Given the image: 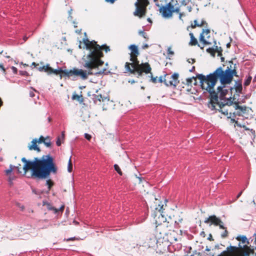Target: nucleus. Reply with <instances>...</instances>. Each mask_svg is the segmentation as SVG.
<instances>
[{"label": "nucleus", "instance_id": "nucleus-51", "mask_svg": "<svg viewBox=\"0 0 256 256\" xmlns=\"http://www.w3.org/2000/svg\"><path fill=\"white\" fill-rule=\"evenodd\" d=\"M64 206H62L59 209H58V212L59 211L63 212V210H64Z\"/></svg>", "mask_w": 256, "mask_h": 256}, {"label": "nucleus", "instance_id": "nucleus-9", "mask_svg": "<svg viewBox=\"0 0 256 256\" xmlns=\"http://www.w3.org/2000/svg\"><path fill=\"white\" fill-rule=\"evenodd\" d=\"M178 74L174 73L172 76L166 74L164 79V82L168 86H173L176 87L179 83Z\"/></svg>", "mask_w": 256, "mask_h": 256}, {"label": "nucleus", "instance_id": "nucleus-59", "mask_svg": "<svg viewBox=\"0 0 256 256\" xmlns=\"http://www.w3.org/2000/svg\"><path fill=\"white\" fill-rule=\"evenodd\" d=\"M208 240H213L211 235H210V237L208 238Z\"/></svg>", "mask_w": 256, "mask_h": 256}, {"label": "nucleus", "instance_id": "nucleus-57", "mask_svg": "<svg viewBox=\"0 0 256 256\" xmlns=\"http://www.w3.org/2000/svg\"><path fill=\"white\" fill-rule=\"evenodd\" d=\"M234 117H232V118H231V121L232 122H236V124H237L238 122L235 120L234 118Z\"/></svg>", "mask_w": 256, "mask_h": 256}, {"label": "nucleus", "instance_id": "nucleus-2", "mask_svg": "<svg viewBox=\"0 0 256 256\" xmlns=\"http://www.w3.org/2000/svg\"><path fill=\"white\" fill-rule=\"evenodd\" d=\"M22 161L24 163L23 166L24 174L31 170L32 176L35 178L45 179L49 177L51 173L55 174L58 172L54 159L50 154L43 156L40 158H35L33 161L22 158Z\"/></svg>", "mask_w": 256, "mask_h": 256}, {"label": "nucleus", "instance_id": "nucleus-52", "mask_svg": "<svg viewBox=\"0 0 256 256\" xmlns=\"http://www.w3.org/2000/svg\"><path fill=\"white\" fill-rule=\"evenodd\" d=\"M180 12V9L179 8H174V12Z\"/></svg>", "mask_w": 256, "mask_h": 256}, {"label": "nucleus", "instance_id": "nucleus-8", "mask_svg": "<svg viewBox=\"0 0 256 256\" xmlns=\"http://www.w3.org/2000/svg\"><path fill=\"white\" fill-rule=\"evenodd\" d=\"M158 7L159 8L160 12L162 16L165 18L172 16L174 12V5L170 2L168 3L166 6H162L158 4V0H154Z\"/></svg>", "mask_w": 256, "mask_h": 256}, {"label": "nucleus", "instance_id": "nucleus-22", "mask_svg": "<svg viewBox=\"0 0 256 256\" xmlns=\"http://www.w3.org/2000/svg\"><path fill=\"white\" fill-rule=\"evenodd\" d=\"M182 218L180 216L178 212H175V214L173 216L172 221L177 225H178L180 223H181L182 221Z\"/></svg>", "mask_w": 256, "mask_h": 256}, {"label": "nucleus", "instance_id": "nucleus-16", "mask_svg": "<svg viewBox=\"0 0 256 256\" xmlns=\"http://www.w3.org/2000/svg\"><path fill=\"white\" fill-rule=\"evenodd\" d=\"M129 49L131 51L130 54V60L132 62H134L138 60V56L140 53L138 46L134 44H132L129 46Z\"/></svg>", "mask_w": 256, "mask_h": 256}, {"label": "nucleus", "instance_id": "nucleus-58", "mask_svg": "<svg viewBox=\"0 0 256 256\" xmlns=\"http://www.w3.org/2000/svg\"><path fill=\"white\" fill-rule=\"evenodd\" d=\"M195 70V66H193L192 70H190V72H192Z\"/></svg>", "mask_w": 256, "mask_h": 256}, {"label": "nucleus", "instance_id": "nucleus-48", "mask_svg": "<svg viewBox=\"0 0 256 256\" xmlns=\"http://www.w3.org/2000/svg\"><path fill=\"white\" fill-rule=\"evenodd\" d=\"M158 82H160V83L164 82V80L162 79V76H160L159 78H158Z\"/></svg>", "mask_w": 256, "mask_h": 256}, {"label": "nucleus", "instance_id": "nucleus-33", "mask_svg": "<svg viewBox=\"0 0 256 256\" xmlns=\"http://www.w3.org/2000/svg\"><path fill=\"white\" fill-rule=\"evenodd\" d=\"M114 170L116 171L117 172L120 176H122V172L119 166L116 164H115L114 165Z\"/></svg>", "mask_w": 256, "mask_h": 256}, {"label": "nucleus", "instance_id": "nucleus-61", "mask_svg": "<svg viewBox=\"0 0 256 256\" xmlns=\"http://www.w3.org/2000/svg\"><path fill=\"white\" fill-rule=\"evenodd\" d=\"M13 180V178L10 176L9 177V181L12 182Z\"/></svg>", "mask_w": 256, "mask_h": 256}, {"label": "nucleus", "instance_id": "nucleus-44", "mask_svg": "<svg viewBox=\"0 0 256 256\" xmlns=\"http://www.w3.org/2000/svg\"><path fill=\"white\" fill-rule=\"evenodd\" d=\"M11 68L12 70V72H14V74H17L18 70H17L16 68L14 66H12Z\"/></svg>", "mask_w": 256, "mask_h": 256}, {"label": "nucleus", "instance_id": "nucleus-64", "mask_svg": "<svg viewBox=\"0 0 256 256\" xmlns=\"http://www.w3.org/2000/svg\"><path fill=\"white\" fill-rule=\"evenodd\" d=\"M230 43H228V44H226V46H227L228 48L230 47Z\"/></svg>", "mask_w": 256, "mask_h": 256}, {"label": "nucleus", "instance_id": "nucleus-20", "mask_svg": "<svg viewBox=\"0 0 256 256\" xmlns=\"http://www.w3.org/2000/svg\"><path fill=\"white\" fill-rule=\"evenodd\" d=\"M46 184L48 186V190L46 192L44 191H42L40 192V194H44V192H46V194H48L52 187L54 186V183L52 180L48 179L46 180Z\"/></svg>", "mask_w": 256, "mask_h": 256}, {"label": "nucleus", "instance_id": "nucleus-53", "mask_svg": "<svg viewBox=\"0 0 256 256\" xmlns=\"http://www.w3.org/2000/svg\"><path fill=\"white\" fill-rule=\"evenodd\" d=\"M148 44H144L143 46H142V48L143 49H146V48H148Z\"/></svg>", "mask_w": 256, "mask_h": 256}, {"label": "nucleus", "instance_id": "nucleus-42", "mask_svg": "<svg viewBox=\"0 0 256 256\" xmlns=\"http://www.w3.org/2000/svg\"><path fill=\"white\" fill-rule=\"evenodd\" d=\"M34 91V90L32 89V90L30 92L29 94L30 97L32 98L35 96ZM35 92H36V91L35 90Z\"/></svg>", "mask_w": 256, "mask_h": 256}, {"label": "nucleus", "instance_id": "nucleus-36", "mask_svg": "<svg viewBox=\"0 0 256 256\" xmlns=\"http://www.w3.org/2000/svg\"><path fill=\"white\" fill-rule=\"evenodd\" d=\"M45 139L46 138H44L43 136H41L38 140L37 139V142L38 144L44 143Z\"/></svg>", "mask_w": 256, "mask_h": 256}, {"label": "nucleus", "instance_id": "nucleus-37", "mask_svg": "<svg viewBox=\"0 0 256 256\" xmlns=\"http://www.w3.org/2000/svg\"><path fill=\"white\" fill-rule=\"evenodd\" d=\"M139 34L141 35L142 36H143L144 38L148 39V38L147 37L146 34L144 31H140L138 32Z\"/></svg>", "mask_w": 256, "mask_h": 256}, {"label": "nucleus", "instance_id": "nucleus-23", "mask_svg": "<svg viewBox=\"0 0 256 256\" xmlns=\"http://www.w3.org/2000/svg\"><path fill=\"white\" fill-rule=\"evenodd\" d=\"M234 89L238 93H241L242 90V86L241 81H236L234 84Z\"/></svg>", "mask_w": 256, "mask_h": 256}, {"label": "nucleus", "instance_id": "nucleus-31", "mask_svg": "<svg viewBox=\"0 0 256 256\" xmlns=\"http://www.w3.org/2000/svg\"><path fill=\"white\" fill-rule=\"evenodd\" d=\"M206 52L210 53L212 56H214L216 53V49L214 48H208L206 50Z\"/></svg>", "mask_w": 256, "mask_h": 256}, {"label": "nucleus", "instance_id": "nucleus-60", "mask_svg": "<svg viewBox=\"0 0 256 256\" xmlns=\"http://www.w3.org/2000/svg\"><path fill=\"white\" fill-rule=\"evenodd\" d=\"M256 82V76H254L253 80V82Z\"/></svg>", "mask_w": 256, "mask_h": 256}, {"label": "nucleus", "instance_id": "nucleus-11", "mask_svg": "<svg viewBox=\"0 0 256 256\" xmlns=\"http://www.w3.org/2000/svg\"><path fill=\"white\" fill-rule=\"evenodd\" d=\"M232 107L235 110V111L232 112V117H236V116H244L248 112V107L240 106L238 103H235Z\"/></svg>", "mask_w": 256, "mask_h": 256}, {"label": "nucleus", "instance_id": "nucleus-40", "mask_svg": "<svg viewBox=\"0 0 256 256\" xmlns=\"http://www.w3.org/2000/svg\"><path fill=\"white\" fill-rule=\"evenodd\" d=\"M16 206L18 207L20 210H22V211H24L25 208H24V205H22L20 204V203H16Z\"/></svg>", "mask_w": 256, "mask_h": 256}, {"label": "nucleus", "instance_id": "nucleus-7", "mask_svg": "<svg viewBox=\"0 0 256 256\" xmlns=\"http://www.w3.org/2000/svg\"><path fill=\"white\" fill-rule=\"evenodd\" d=\"M150 4L149 2H146L142 0H137L134 5L136 6L135 11L134 14L140 18L144 16L146 13V7Z\"/></svg>", "mask_w": 256, "mask_h": 256}, {"label": "nucleus", "instance_id": "nucleus-26", "mask_svg": "<svg viewBox=\"0 0 256 256\" xmlns=\"http://www.w3.org/2000/svg\"><path fill=\"white\" fill-rule=\"evenodd\" d=\"M215 49L216 50V52L218 53V56H220L221 61L224 62V58L222 56V48L221 47H218V46H216Z\"/></svg>", "mask_w": 256, "mask_h": 256}, {"label": "nucleus", "instance_id": "nucleus-19", "mask_svg": "<svg viewBox=\"0 0 256 256\" xmlns=\"http://www.w3.org/2000/svg\"><path fill=\"white\" fill-rule=\"evenodd\" d=\"M189 36H190V40L189 42V45L192 46H198L200 47L201 49H203L204 48V46H200V44H198L197 39L194 37V34L192 32H190L189 34Z\"/></svg>", "mask_w": 256, "mask_h": 256}, {"label": "nucleus", "instance_id": "nucleus-56", "mask_svg": "<svg viewBox=\"0 0 256 256\" xmlns=\"http://www.w3.org/2000/svg\"><path fill=\"white\" fill-rule=\"evenodd\" d=\"M242 191H241V192H240L238 194V196H236V198H237V199H238V198L240 197V196L242 195Z\"/></svg>", "mask_w": 256, "mask_h": 256}, {"label": "nucleus", "instance_id": "nucleus-54", "mask_svg": "<svg viewBox=\"0 0 256 256\" xmlns=\"http://www.w3.org/2000/svg\"><path fill=\"white\" fill-rule=\"evenodd\" d=\"M16 168H17L18 170V171L19 173H21L22 172V171L20 170V166H18L16 167Z\"/></svg>", "mask_w": 256, "mask_h": 256}, {"label": "nucleus", "instance_id": "nucleus-29", "mask_svg": "<svg viewBox=\"0 0 256 256\" xmlns=\"http://www.w3.org/2000/svg\"><path fill=\"white\" fill-rule=\"evenodd\" d=\"M72 161L71 157H70L68 162V172H72Z\"/></svg>", "mask_w": 256, "mask_h": 256}, {"label": "nucleus", "instance_id": "nucleus-1", "mask_svg": "<svg viewBox=\"0 0 256 256\" xmlns=\"http://www.w3.org/2000/svg\"><path fill=\"white\" fill-rule=\"evenodd\" d=\"M237 64L232 60L226 61L222 65L216 69L212 74L205 76L203 74L198 76L202 90H205L210 94V101L208 106L212 110H218L228 118L232 117V106L228 104H222L218 101V96L224 97L228 93V90L223 87L218 86L217 91L214 90L218 79L222 84H230L232 81L234 76L238 77Z\"/></svg>", "mask_w": 256, "mask_h": 256}, {"label": "nucleus", "instance_id": "nucleus-15", "mask_svg": "<svg viewBox=\"0 0 256 256\" xmlns=\"http://www.w3.org/2000/svg\"><path fill=\"white\" fill-rule=\"evenodd\" d=\"M204 27L205 28H208V24L204 20V19L202 18L200 20L197 18L194 20L193 22L191 23L190 26H188L186 28L187 30H190V28H194L196 27Z\"/></svg>", "mask_w": 256, "mask_h": 256}, {"label": "nucleus", "instance_id": "nucleus-55", "mask_svg": "<svg viewBox=\"0 0 256 256\" xmlns=\"http://www.w3.org/2000/svg\"><path fill=\"white\" fill-rule=\"evenodd\" d=\"M135 82H136L134 80H128V82L130 83L131 84H133L135 83Z\"/></svg>", "mask_w": 256, "mask_h": 256}, {"label": "nucleus", "instance_id": "nucleus-63", "mask_svg": "<svg viewBox=\"0 0 256 256\" xmlns=\"http://www.w3.org/2000/svg\"><path fill=\"white\" fill-rule=\"evenodd\" d=\"M147 20H148V22H152V20H151V19L150 18H148L147 19Z\"/></svg>", "mask_w": 256, "mask_h": 256}, {"label": "nucleus", "instance_id": "nucleus-5", "mask_svg": "<svg viewBox=\"0 0 256 256\" xmlns=\"http://www.w3.org/2000/svg\"><path fill=\"white\" fill-rule=\"evenodd\" d=\"M168 224V222H165L159 224L156 226V231L159 232L164 238L166 237L168 241L172 244L178 240L179 234L172 230V226Z\"/></svg>", "mask_w": 256, "mask_h": 256}, {"label": "nucleus", "instance_id": "nucleus-30", "mask_svg": "<svg viewBox=\"0 0 256 256\" xmlns=\"http://www.w3.org/2000/svg\"><path fill=\"white\" fill-rule=\"evenodd\" d=\"M236 239L238 241H242V243H245L247 240V238L244 236H237Z\"/></svg>", "mask_w": 256, "mask_h": 256}, {"label": "nucleus", "instance_id": "nucleus-17", "mask_svg": "<svg viewBox=\"0 0 256 256\" xmlns=\"http://www.w3.org/2000/svg\"><path fill=\"white\" fill-rule=\"evenodd\" d=\"M238 248L235 246H229L227 247L226 250L222 252L218 256H232L238 252Z\"/></svg>", "mask_w": 256, "mask_h": 256}, {"label": "nucleus", "instance_id": "nucleus-14", "mask_svg": "<svg viewBox=\"0 0 256 256\" xmlns=\"http://www.w3.org/2000/svg\"><path fill=\"white\" fill-rule=\"evenodd\" d=\"M37 70L40 72H47L48 74H58L62 73V70H54L50 66L49 64H47L46 66H38L37 68Z\"/></svg>", "mask_w": 256, "mask_h": 256}, {"label": "nucleus", "instance_id": "nucleus-47", "mask_svg": "<svg viewBox=\"0 0 256 256\" xmlns=\"http://www.w3.org/2000/svg\"><path fill=\"white\" fill-rule=\"evenodd\" d=\"M0 68L2 70L4 73L6 72V69L4 68L3 64H0Z\"/></svg>", "mask_w": 256, "mask_h": 256}, {"label": "nucleus", "instance_id": "nucleus-41", "mask_svg": "<svg viewBox=\"0 0 256 256\" xmlns=\"http://www.w3.org/2000/svg\"><path fill=\"white\" fill-rule=\"evenodd\" d=\"M84 138L86 140H90L91 138H92V136L90 134H84Z\"/></svg>", "mask_w": 256, "mask_h": 256}, {"label": "nucleus", "instance_id": "nucleus-25", "mask_svg": "<svg viewBox=\"0 0 256 256\" xmlns=\"http://www.w3.org/2000/svg\"><path fill=\"white\" fill-rule=\"evenodd\" d=\"M199 74H197L196 78L192 76V78H187L186 79V84L188 86H192L193 81H194V85H196V82H197L196 78H198V76Z\"/></svg>", "mask_w": 256, "mask_h": 256}, {"label": "nucleus", "instance_id": "nucleus-27", "mask_svg": "<svg viewBox=\"0 0 256 256\" xmlns=\"http://www.w3.org/2000/svg\"><path fill=\"white\" fill-rule=\"evenodd\" d=\"M72 99L73 100H76L80 103L84 101L82 96V94L79 96L77 94H74L72 96Z\"/></svg>", "mask_w": 256, "mask_h": 256}, {"label": "nucleus", "instance_id": "nucleus-50", "mask_svg": "<svg viewBox=\"0 0 256 256\" xmlns=\"http://www.w3.org/2000/svg\"><path fill=\"white\" fill-rule=\"evenodd\" d=\"M168 54H174V52L172 51L171 50V48H168Z\"/></svg>", "mask_w": 256, "mask_h": 256}, {"label": "nucleus", "instance_id": "nucleus-24", "mask_svg": "<svg viewBox=\"0 0 256 256\" xmlns=\"http://www.w3.org/2000/svg\"><path fill=\"white\" fill-rule=\"evenodd\" d=\"M94 102H96L97 101H98L100 102H104L106 100H109L108 98H107L106 97H103L102 96V94L94 95Z\"/></svg>", "mask_w": 256, "mask_h": 256}, {"label": "nucleus", "instance_id": "nucleus-21", "mask_svg": "<svg viewBox=\"0 0 256 256\" xmlns=\"http://www.w3.org/2000/svg\"><path fill=\"white\" fill-rule=\"evenodd\" d=\"M42 205L46 206L48 210L54 211V214H56L58 212V210L57 208L53 207L50 203L46 201H43Z\"/></svg>", "mask_w": 256, "mask_h": 256}, {"label": "nucleus", "instance_id": "nucleus-62", "mask_svg": "<svg viewBox=\"0 0 256 256\" xmlns=\"http://www.w3.org/2000/svg\"><path fill=\"white\" fill-rule=\"evenodd\" d=\"M249 256V253L248 252H246L245 253V256Z\"/></svg>", "mask_w": 256, "mask_h": 256}, {"label": "nucleus", "instance_id": "nucleus-13", "mask_svg": "<svg viewBox=\"0 0 256 256\" xmlns=\"http://www.w3.org/2000/svg\"><path fill=\"white\" fill-rule=\"evenodd\" d=\"M204 222L206 224L210 222L211 224H213L216 226H219V228L221 229L226 228V227L223 226V222L220 218H217L215 215L210 216L208 218H206Z\"/></svg>", "mask_w": 256, "mask_h": 256}, {"label": "nucleus", "instance_id": "nucleus-4", "mask_svg": "<svg viewBox=\"0 0 256 256\" xmlns=\"http://www.w3.org/2000/svg\"><path fill=\"white\" fill-rule=\"evenodd\" d=\"M84 42L86 46V49L90 51L88 55H91L92 54H93V56L100 60L98 66H102L104 62L100 59L104 56L102 50H104L107 52L110 50V47L106 45L100 46L97 44L96 41H90L88 39L84 40Z\"/></svg>", "mask_w": 256, "mask_h": 256}, {"label": "nucleus", "instance_id": "nucleus-28", "mask_svg": "<svg viewBox=\"0 0 256 256\" xmlns=\"http://www.w3.org/2000/svg\"><path fill=\"white\" fill-rule=\"evenodd\" d=\"M44 144L46 147L49 148V147L51 146L52 143H51L50 140V138L48 136H47L46 138V139H45V140H44Z\"/></svg>", "mask_w": 256, "mask_h": 256}, {"label": "nucleus", "instance_id": "nucleus-32", "mask_svg": "<svg viewBox=\"0 0 256 256\" xmlns=\"http://www.w3.org/2000/svg\"><path fill=\"white\" fill-rule=\"evenodd\" d=\"M252 80V77L251 76H249L248 77V78H246V80H245V82H244V86H248L250 84Z\"/></svg>", "mask_w": 256, "mask_h": 256}, {"label": "nucleus", "instance_id": "nucleus-38", "mask_svg": "<svg viewBox=\"0 0 256 256\" xmlns=\"http://www.w3.org/2000/svg\"><path fill=\"white\" fill-rule=\"evenodd\" d=\"M12 171V166H10V168L6 170L5 172H6V174L8 176L11 174Z\"/></svg>", "mask_w": 256, "mask_h": 256}, {"label": "nucleus", "instance_id": "nucleus-45", "mask_svg": "<svg viewBox=\"0 0 256 256\" xmlns=\"http://www.w3.org/2000/svg\"><path fill=\"white\" fill-rule=\"evenodd\" d=\"M188 62L189 63L194 64L196 62V60L194 58H189L188 60Z\"/></svg>", "mask_w": 256, "mask_h": 256}, {"label": "nucleus", "instance_id": "nucleus-39", "mask_svg": "<svg viewBox=\"0 0 256 256\" xmlns=\"http://www.w3.org/2000/svg\"><path fill=\"white\" fill-rule=\"evenodd\" d=\"M151 80L152 82L154 83V84H156L158 82V78L157 76L156 77H153L152 76H151Z\"/></svg>", "mask_w": 256, "mask_h": 256}, {"label": "nucleus", "instance_id": "nucleus-35", "mask_svg": "<svg viewBox=\"0 0 256 256\" xmlns=\"http://www.w3.org/2000/svg\"><path fill=\"white\" fill-rule=\"evenodd\" d=\"M154 256H166V252L160 251V252H156Z\"/></svg>", "mask_w": 256, "mask_h": 256}, {"label": "nucleus", "instance_id": "nucleus-34", "mask_svg": "<svg viewBox=\"0 0 256 256\" xmlns=\"http://www.w3.org/2000/svg\"><path fill=\"white\" fill-rule=\"evenodd\" d=\"M224 231L221 234V237L223 238H224L228 236V232L226 230V228H224Z\"/></svg>", "mask_w": 256, "mask_h": 256}, {"label": "nucleus", "instance_id": "nucleus-46", "mask_svg": "<svg viewBox=\"0 0 256 256\" xmlns=\"http://www.w3.org/2000/svg\"><path fill=\"white\" fill-rule=\"evenodd\" d=\"M32 66H34V68L37 69V68L39 66V64L36 63L35 62H33L32 64Z\"/></svg>", "mask_w": 256, "mask_h": 256}, {"label": "nucleus", "instance_id": "nucleus-6", "mask_svg": "<svg viewBox=\"0 0 256 256\" xmlns=\"http://www.w3.org/2000/svg\"><path fill=\"white\" fill-rule=\"evenodd\" d=\"M126 70L130 74H138V77L141 76L142 73L146 74L150 73L152 74V68L148 62L140 64L139 60L134 62H128L125 64Z\"/></svg>", "mask_w": 256, "mask_h": 256}, {"label": "nucleus", "instance_id": "nucleus-12", "mask_svg": "<svg viewBox=\"0 0 256 256\" xmlns=\"http://www.w3.org/2000/svg\"><path fill=\"white\" fill-rule=\"evenodd\" d=\"M210 31L209 28H206L203 29L202 33H200L199 40L201 43L203 44V46L211 44L212 42H210Z\"/></svg>", "mask_w": 256, "mask_h": 256}, {"label": "nucleus", "instance_id": "nucleus-3", "mask_svg": "<svg viewBox=\"0 0 256 256\" xmlns=\"http://www.w3.org/2000/svg\"><path fill=\"white\" fill-rule=\"evenodd\" d=\"M100 60L93 56V54L88 55L86 60L84 62V66L88 70H84L82 69L74 68L72 70H62L61 74L68 77L78 76L83 80H86L88 75H98L103 74L106 70L105 68L100 69L98 64Z\"/></svg>", "mask_w": 256, "mask_h": 256}, {"label": "nucleus", "instance_id": "nucleus-49", "mask_svg": "<svg viewBox=\"0 0 256 256\" xmlns=\"http://www.w3.org/2000/svg\"><path fill=\"white\" fill-rule=\"evenodd\" d=\"M116 0H105V1L107 2H110V4H113Z\"/></svg>", "mask_w": 256, "mask_h": 256}, {"label": "nucleus", "instance_id": "nucleus-18", "mask_svg": "<svg viewBox=\"0 0 256 256\" xmlns=\"http://www.w3.org/2000/svg\"><path fill=\"white\" fill-rule=\"evenodd\" d=\"M37 142V138H34L32 140L31 142V144H29L28 146V148L30 150H36L37 152H40V148L38 146Z\"/></svg>", "mask_w": 256, "mask_h": 256}, {"label": "nucleus", "instance_id": "nucleus-43", "mask_svg": "<svg viewBox=\"0 0 256 256\" xmlns=\"http://www.w3.org/2000/svg\"><path fill=\"white\" fill-rule=\"evenodd\" d=\"M56 144L58 146H60L61 145V142L60 140V137H58L57 138V140H56Z\"/></svg>", "mask_w": 256, "mask_h": 256}, {"label": "nucleus", "instance_id": "nucleus-10", "mask_svg": "<svg viewBox=\"0 0 256 256\" xmlns=\"http://www.w3.org/2000/svg\"><path fill=\"white\" fill-rule=\"evenodd\" d=\"M142 245L140 244V246H142L143 250H147L149 248H154L158 244V240L154 236L146 238L142 242Z\"/></svg>", "mask_w": 256, "mask_h": 256}]
</instances>
